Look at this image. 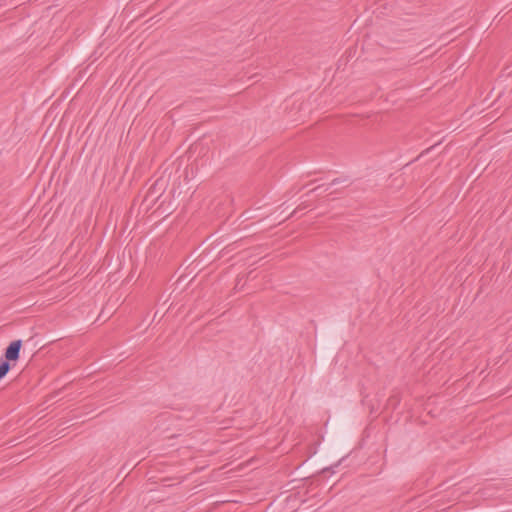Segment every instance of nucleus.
I'll return each instance as SVG.
<instances>
[{"mask_svg":"<svg viewBox=\"0 0 512 512\" xmlns=\"http://www.w3.org/2000/svg\"><path fill=\"white\" fill-rule=\"evenodd\" d=\"M22 347V340H14L12 341L4 352V358L9 363L16 362L20 357V350Z\"/></svg>","mask_w":512,"mask_h":512,"instance_id":"obj_1","label":"nucleus"},{"mask_svg":"<svg viewBox=\"0 0 512 512\" xmlns=\"http://www.w3.org/2000/svg\"><path fill=\"white\" fill-rule=\"evenodd\" d=\"M11 369V364L3 359H0V380L4 378Z\"/></svg>","mask_w":512,"mask_h":512,"instance_id":"obj_2","label":"nucleus"},{"mask_svg":"<svg viewBox=\"0 0 512 512\" xmlns=\"http://www.w3.org/2000/svg\"><path fill=\"white\" fill-rule=\"evenodd\" d=\"M338 183H340V179L336 178L329 185L333 186V185L338 184Z\"/></svg>","mask_w":512,"mask_h":512,"instance_id":"obj_3","label":"nucleus"},{"mask_svg":"<svg viewBox=\"0 0 512 512\" xmlns=\"http://www.w3.org/2000/svg\"><path fill=\"white\" fill-rule=\"evenodd\" d=\"M322 188V186H317L315 187L314 189H312L311 191H309V193H312V192H315V191H318Z\"/></svg>","mask_w":512,"mask_h":512,"instance_id":"obj_4","label":"nucleus"}]
</instances>
